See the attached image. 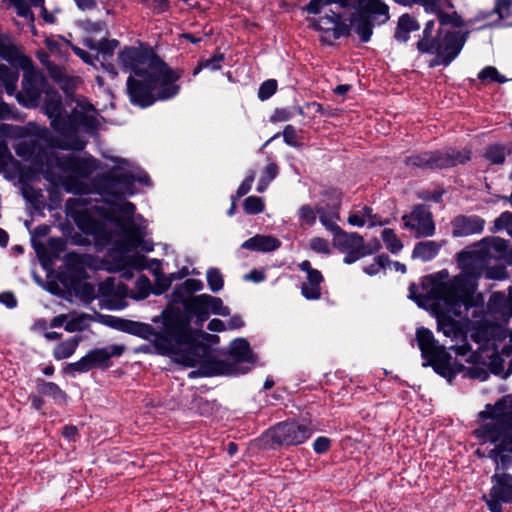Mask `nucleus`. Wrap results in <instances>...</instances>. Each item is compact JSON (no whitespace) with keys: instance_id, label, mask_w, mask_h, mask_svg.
I'll return each mask as SVG.
<instances>
[{"instance_id":"1","label":"nucleus","mask_w":512,"mask_h":512,"mask_svg":"<svg viewBox=\"0 0 512 512\" xmlns=\"http://www.w3.org/2000/svg\"><path fill=\"white\" fill-rule=\"evenodd\" d=\"M507 248L506 241L491 237L485 238L477 249L471 252H461L458 262L461 273L450 279L447 270L425 276L421 284V292L417 294L415 284L409 287V298L419 307L438 311L437 327L446 337L453 341H464L462 345L449 347L456 355L465 356L471 350L466 342V333L461 324L450 315L461 316L473 305L472 295L476 289L477 280L483 274L488 279L503 278V269H489L491 260L502 255Z\"/></svg>"},{"instance_id":"2","label":"nucleus","mask_w":512,"mask_h":512,"mask_svg":"<svg viewBox=\"0 0 512 512\" xmlns=\"http://www.w3.org/2000/svg\"><path fill=\"white\" fill-rule=\"evenodd\" d=\"M65 208L77 227L93 236L98 251L109 247L105 257L108 271L121 272V277L129 280L135 270L147 268L146 257L135 250L151 252L153 243L144 239L145 220L135 215L136 207L132 202L123 201L104 211L92 205L90 199L80 196L69 198Z\"/></svg>"},{"instance_id":"3","label":"nucleus","mask_w":512,"mask_h":512,"mask_svg":"<svg viewBox=\"0 0 512 512\" xmlns=\"http://www.w3.org/2000/svg\"><path fill=\"white\" fill-rule=\"evenodd\" d=\"M20 137L29 136L14 145L15 153L35 169L41 170L45 180L54 187H61L68 193L88 194L90 187L82 179H89L100 167L99 161L91 155L56 156L49 148L57 147L51 132L44 126L28 123L17 129Z\"/></svg>"},{"instance_id":"4","label":"nucleus","mask_w":512,"mask_h":512,"mask_svg":"<svg viewBox=\"0 0 512 512\" xmlns=\"http://www.w3.org/2000/svg\"><path fill=\"white\" fill-rule=\"evenodd\" d=\"M119 66L131 75L127 93L132 104L146 108L156 101L175 97L180 91L181 72L172 70L154 52L144 47L126 46L117 55Z\"/></svg>"},{"instance_id":"5","label":"nucleus","mask_w":512,"mask_h":512,"mask_svg":"<svg viewBox=\"0 0 512 512\" xmlns=\"http://www.w3.org/2000/svg\"><path fill=\"white\" fill-rule=\"evenodd\" d=\"M348 6L353 9L350 30L362 42L370 40L374 25L384 24L390 18L389 7L381 0H310L305 9L310 14H323L314 21V27L338 38L344 30L339 10Z\"/></svg>"},{"instance_id":"6","label":"nucleus","mask_w":512,"mask_h":512,"mask_svg":"<svg viewBox=\"0 0 512 512\" xmlns=\"http://www.w3.org/2000/svg\"><path fill=\"white\" fill-rule=\"evenodd\" d=\"M43 109L50 119L51 127L59 135L55 142L60 149H84L87 140L82 134L93 135L100 127V114L85 98L77 99L71 113L63 116L61 95L50 88L44 95Z\"/></svg>"},{"instance_id":"7","label":"nucleus","mask_w":512,"mask_h":512,"mask_svg":"<svg viewBox=\"0 0 512 512\" xmlns=\"http://www.w3.org/2000/svg\"><path fill=\"white\" fill-rule=\"evenodd\" d=\"M161 320V330L146 323L114 318L112 326L120 331L148 340L156 352L161 355L176 357V350L182 345L195 346L197 332L189 329V317L183 315L180 310L168 309L162 316L152 319L154 323Z\"/></svg>"},{"instance_id":"8","label":"nucleus","mask_w":512,"mask_h":512,"mask_svg":"<svg viewBox=\"0 0 512 512\" xmlns=\"http://www.w3.org/2000/svg\"><path fill=\"white\" fill-rule=\"evenodd\" d=\"M512 414V397L505 396L496 402L495 405H487L479 416L483 419L491 418V421L475 431V435L483 443L495 445L487 453L478 449L479 455L492 459L497 469H506L512 461V421H509Z\"/></svg>"},{"instance_id":"9","label":"nucleus","mask_w":512,"mask_h":512,"mask_svg":"<svg viewBox=\"0 0 512 512\" xmlns=\"http://www.w3.org/2000/svg\"><path fill=\"white\" fill-rule=\"evenodd\" d=\"M116 165L107 173L98 175L93 186L97 193L107 201L121 199L125 195H133L136 190L134 183L150 185L148 174L141 168L131 164L125 159H113Z\"/></svg>"},{"instance_id":"10","label":"nucleus","mask_w":512,"mask_h":512,"mask_svg":"<svg viewBox=\"0 0 512 512\" xmlns=\"http://www.w3.org/2000/svg\"><path fill=\"white\" fill-rule=\"evenodd\" d=\"M466 42V35L446 29H435V21H427L417 50L422 54L435 55L430 67L448 66L460 53Z\"/></svg>"},{"instance_id":"11","label":"nucleus","mask_w":512,"mask_h":512,"mask_svg":"<svg viewBox=\"0 0 512 512\" xmlns=\"http://www.w3.org/2000/svg\"><path fill=\"white\" fill-rule=\"evenodd\" d=\"M231 361L217 360L209 366H202L199 371H191L190 378L197 376H212L217 374H245L256 362V356L252 352L248 341L244 338H237L231 342L229 347Z\"/></svg>"},{"instance_id":"12","label":"nucleus","mask_w":512,"mask_h":512,"mask_svg":"<svg viewBox=\"0 0 512 512\" xmlns=\"http://www.w3.org/2000/svg\"><path fill=\"white\" fill-rule=\"evenodd\" d=\"M204 297L205 294H201L193 296L190 300L184 302V307L187 313H181L189 317V324L191 323V318L193 316L196 318L195 323L197 326H202L203 323L208 319L209 312L208 307L206 306V300L203 299ZM189 329L192 331L190 326ZM193 332H197V340L195 346L191 347L185 344L176 350L175 360L187 367H194L199 362L200 357L197 351L201 348L199 345L200 337H212L218 339L217 336H210L200 330H193Z\"/></svg>"},{"instance_id":"13","label":"nucleus","mask_w":512,"mask_h":512,"mask_svg":"<svg viewBox=\"0 0 512 512\" xmlns=\"http://www.w3.org/2000/svg\"><path fill=\"white\" fill-rule=\"evenodd\" d=\"M416 340L425 360L423 366H432L434 370L444 375V370L449 368L451 356L446 348L435 340L432 331L427 328H419L416 331Z\"/></svg>"},{"instance_id":"14","label":"nucleus","mask_w":512,"mask_h":512,"mask_svg":"<svg viewBox=\"0 0 512 512\" xmlns=\"http://www.w3.org/2000/svg\"><path fill=\"white\" fill-rule=\"evenodd\" d=\"M24 71L22 80V90L17 92V88L13 95L20 104L25 107L31 108L39 105L42 95L51 87L46 82L43 75L34 69L33 63L31 68H23ZM12 96V94L10 95Z\"/></svg>"},{"instance_id":"15","label":"nucleus","mask_w":512,"mask_h":512,"mask_svg":"<svg viewBox=\"0 0 512 512\" xmlns=\"http://www.w3.org/2000/svg\"><path fill=\"white\" fill-rule=\"evenodd\" d=\"M313 434L309 423L280 422L269 429L271 441L280 446H297L305 443Z\"/></svg>"},{"instance_id":"16","label":"nucleus","mask_w":512,"mask_h":512,"mask_svg":"<svg viewBox=\"0 0 512 512\" xmlns=\"http://www.w3.org/2000/svg\"><path fill=\"white\" fill-rule=\"evenodd\" d=\"M83 44L90 50L97 52L95 56L96 60L100 62L101 67L107 72L111 78H115L118 75V71L113 63L109 60L113 57L116 48L119 46V41L116 39H105L95 40L92 37H85Z\"/></svg>"},{"instance_id":"17","label":"nucleus","mask_w":512,"mask_h":512,"mask_svg":"<svg viewBox=\"0 0 512 512\" xmlns=\"http://www.w3.org/2000/svg\"><path fill=\"white\" fill-rule=\"evenodd\" d=\"M334 246L345 254V264H352L365 257L363 252V237L358 233H346L340 229L339 233L333 235Z\"/></svg>"},{"instance_id":"18","label":"nucleus","mask_w":512,"mask_h":512,"mask_svg":"<svg viewBox=\"0 0 512 512\" xmlns=\"http://www.w3.org/2000/svg\"><path fill=\"white\" fill-rule=\"evenodd\" d=\"M472 339L479 344L481 350H493L496 354L500 349V344L507 337L506 330L496 324L482 323L479 324L475 331L471 334Z\"/></svg>"},{"instance_id":"19","label":"nucleus","mask_w":512,"mask_h":512,"mask_svg":"<svg viewBox=\"0 0 512 512\" xmlns=\"http://www.w3.org/2000/svg\"><path fill=\"white\" fill-rule=\"evenodd\" d=\"M406 228L415 233L416 237H430L435 233V224L431 212L424 205H417L409 215L402 217Z\"/></svg>"},{"instance_id":"20","label":"nucleus","mask_w":512,"mask_h":512,"mask_svg":"<svg viewBox=\"0 0 512 512\" xmlns=\"http://www.w3.org/2000/svg\"><path fill=\"white\" fill-rule=\"evenodd\" d=\"M426 158L431 160L430 169H443L465 163L470 159V152L467 150L457 151L453 148H448L443 151L431 152V155L426 156Z\"/></svg>"},{"instance_id":"21","label":"nucleus","mask_w":512,"mask_h":512,"mask_svg":"<svg viewBox=\"0 0 512 512\" xmlns=\"http://www.w3.org/2000/svg\"><path fill=\"white\" fill-rule=\"evenodd\" d=\"M126 350L123 344H113L106 347L95 348L87 354L94 368H106L112 357H120Z\"/></svg>"},{"instance_id":"22","label":"nucleus","mask_w":512,"mask_h":512,"mask_svg":"<svg viewBox=\"0 0 512 512\" xmlns=\"http://www.w3.org/2000/svg\"><path fill=\"white\" fill-rule=\"evenodd\" d=\"M485 221L479 216H459L453 222V236L462 237L481 233Z\"/></svg>"},{"instance_id":"23","label":"nucleus","mask_w":512,"mask_h":512,"mask_svg":"<svg viewBox=\"0 0 512 512\" xmlns=\"http://www.w3.org/2000/svg\"><path fill=\"white\" fill-rule=\"evenodd\" d=\"M34 177H37V175L32 174L31 177H29L26 173L20 171L18 186L21 195L27 202L32 204L34 207H40L43 204L44 195L41 189L34 188L29 183V180L33 179Z\"/></svg>"},{"instance_id":"24","label":"nucleus","mask_w":512,"mask_h":512,"mask_svg":"<svg viewBox=\"0 0 512 512\" xmlns=\"http://www.w3.org/2000/svg\"><path fill=\"white\" fill-rule=\"evenodd\" d=\"M281 242L279 239L272 235H255L241 245V248L257 252H272L279 249Z\"/></svg>"},{"instance_id":"25","label":"nucleus","mask_w":512,"mask_h":512,"mask_svg":"<svg viewBox=\"0 0 512 512\" xmlns=\"http://www.w3.org/2000/svg\"><path fill=\"white\" fill-rule=\"evenodd\" d=\"M492 479L495 483L490 491V497L499 499L503 503L512 502V476L509 474H496Z\"/></svg>"},{"instance_id":"26","label":"nucleus","mask_w":512,"mask_h":512,"mask_svg":"<svg viewBox=\"0 0 512 512\" xmlns=\"http://www.w3.org/2000/svg\"><path fill=\"white\" fill-rule=\"evenodd\" d=\"M445 241H420L415 244L412 251V258L419 259L422 262H428L433 260L439 253Z\"/></svg>"},{"instance_id":"27","label":"nucleus","mask_w":512,"mask_h":512,"mask_svg":"<svg viewBox=\"0 0 512 512\" xmlns=\"http://www.w3.org/2000/svg\"><path fill=\"white\" fill-rule=\"evenodd\" d=\"M323 276L320 271H311L301 285V293L307 300H318L321 297Z\"/></svg>"},{"instance_id":"28","label":"nucleus","mask_w":512,"mask_h":512,"mask_svg":"<svg viewBox=\"0 0 512 512\" xmlns=\"http://www.w3.org/2000/svg\"><path fill=\"white\" fill-rule=\"evenodd\" d=\"M339 204L334 205L330 208H325L318 205L316 212L319 216L321 224L330 231L333 235L339 233L340 227L337 225V221L340 219L339 216Z\"/></svg>"},{"instance_id":"29","label":"nucleus","mask_w":512,"mask_h":512,"mask_svg":"<svg viewBox=\"0 0 512 512\" xmlns=\"http://www.w3.org/2000/svg\"><path fill=\"white\" fill-rule=\"evenodd\" d=\"M372 209L370 207L364 206L360 209H357L350 213L348 216V223L351 226L363 227L364 225H368L370 227L376 225H382L381 221H378L376 216L373 215Z\"/></svg>"},{"instance_id":"30","label":"nucleus","mask_w":512,"mask_h":512,"mask_svg":"<svg viewBox=\"0 0 512 512\" xmlns=\"http://www.w3.org/2000/svg\"><path fill=\"white\" fill-rule=\"evenodd\" d=\"M419 29L420 25L417 20L408 14H404L398 20L394 36L399 42H407L410 38L409 34Z\"/></svg>"},{"instance_id":"31","label":"nucleus","mask_w":512,"mask_h":512,"mask_svg":"<svg viewBox=\"0 0 512 512\" xmlns=\"http://www.w3.org/2000/svg\"><path fill=\"white\" fill-rule=\"evenodd\" d=\"M37 389L39 393L44 396L51 397L58 404H64L67 401L66 393L53 382L39 380Z\"/></svg>"},{"instance_id":"32","label":"nucleus","mask_w":512,"mask_h":512,"mask_svg":"<svg viewBox=\"0 0 512 512\" xmlns=\"http://www.w3.org/2000/svg\"><path fill=\"white\" fill-rule=\"evenodd\" d=\"M79 342V337H72L58 343L53 350L54 358L56 360H63L71 357L75 353Z\"/></svg>"},{"instance_id":"33","label":"nucleus","mask_w":512,"mask_h":512,"mask_svg":"<svg viewBox=\"0 0 512 512\" xmlns=\"http://www.w3.org/2000/svg\"><path fill=\"white\" fill-rule=\"evenodd\" d=\"M19 79V72L0 64V86H3L8 95L15 92L16 82Z\"/></svg>"},{"instance_id":"34","label":"nucleus","mask_w":512,"mask_h":512,"mask_svg":"<svg viewBox=\"0 0 512 512\" xmlns=\"http://www.w3.org/2000/svg\"><path fill=\"white\" fill-rule=\"evenodd\" d=\"M40 60L43 64L46 65L50 77L62 88H66L69 84V76L67 75L65 69L48 61L47 55L41 57Z\"/></svg>"},{"instance_id":"35","label":"nucleus","mask_w":512,"mask_h":512,"mask_svg":"<svg viewBox=\"0 0 512 512\" xmlns=\"http://www.w3.org/2000/svg\"><path fill=\"white\" fill-rule=\"evenodd\" d=\"M511 9H512V0H497L495 8L493 10V13L498 14L499 20L508 21L512 16ZM491 14H492V12H489V13L481 12L477 15V17L475 18V21L484 20Z\"/></svg>"},{"instance_id":"36","label":"nucleus","mask_w":512,"mask_h":512,"mask_svg":"<svg viewBox=\"0 0 512 512\" xmlns=\"http://www.w3.org/2000/svg\"><path fill=\"white\" fill-rule=\"evenodd\" d=\"M151 282L148 277L141 275L135 283V290L129 293L125 290V294L136 300H143L151 293Z\"/></svg>"},{"instance_id":"37","label":"nucleus","mask_w":512,"mask_h":512,"mask_svg":"<svg viewBox=\"0 0 512 512\" xmlns=\"http://www.w3.org/2000/svg\"><path fill=\"white\" fill-rule=\"evenodd\" d=\"M386 248L393 254H397L403 248V244L392 229L385 228L381 233Z\"/></svg>"},{"instance_id":"38","label":"nucleus","mask_w":512,"mask_h":512,"mask_svg":"<svg viewBox=\"0 0 512 512\" xmlns=\"http://www.w3.org/2000/svg\"><path fill=\"white\" fill-rule=\"evenodd\" d=\"M203 299L206 300L209 315L211 313L220 316H228L230 314L229 308L224 306L223 301L220 298L205 294Z\"/></svg>"},{"instance_id":"39","label":"nucleus","mask_w":512,"mask_h":512,"mask_svg":"<svg viewBox=\"0 0 512 512\" xmlns=\"http://www.w3.org/2000/svg\"><path fill=\"white\" fill-rule=\"evenodd\" d=\"M278 175V166L275 163H269L261 178L259 179L258 185H257V191L259 193L264 192L269 184L277 177Z\"/></svg>"},{"instance_id":"40","label":"nucleus","mask_w":512,"mask_h":512,"mask_svg":"<svg viewBox=\"0 0 512 512\" xmlns=\"http://www.w3.org/2000/svg\"><path fill=\"white\" fill-rule=\"evenodd\" d=\"M10 166L19 168L20 163L13 158L7 145L0 142V172H7Z\"/></svg>"},{"instance_id":"41","label":"nucleus","mask_w":512,"mask_h":512,"mask_svg":"<svg viewBox=\"0 0 512 512\" xmlns=\"http://www.w3.org/2000/svg\"><path fill=\"white\" fill-rule=\"evenodd\" d=\"M92 369H94V367L91 363L88 354H86L80 360L73 363H69L65 370L67 373L71 374L74 377L75 373H86Z\"/></svg>"},{"instance_id":"42","label":"nucleus","mask_w":512,"mask_h":512,"mask_svg":"<svg viewBox=\"0 0 512 512\" xmlns=\"http://www.w3.org/2000/svg\"><path fill=\"white\" fill-rule=\"evenodd\" d=\"M67 319H68L67 315L60 314L51 320L50 327L58 328V327L65 325L64 328L67 332H74V331L80 329V326H79L80 320L79 319L75 318L70 321H67Z\"/></svg>"},{"instance_id":"43","label":"nucleus","mask_w":512,"mask_h":512,"mask_svg":"<svg viewBox=\"0 0 512 512\" xmlns=\"http://www.w3.org/2000/svg\"><path fill=\"white\" fill-rule=\"evenodd\" d=\"M296 114H303L300 107L276 109L271 116L272 122H284L291 120Z\"/></svg>"},{"instance_id":"44","label":"nucleus","mask_w":512,"mask_h":512,"mask_svg":"<svg viewBox=\"0 0 512 512\" xmlns=\"http://www.w3.org/2000/svg\"><path fill=\"white\" fill-rule=\"evenodd\" d=\"M439 20V23L444 26L450 24L453 27L460 28L465 25L463 19L456 13L451 14L444 13L440 9L435 13Z\"/></svg>"},{"instance_id":"45","label":"nucleus","mask_w":512,"mask_h":512,"mask_svg":"<svg viewBox=\"0 0 512 512\" xmlns=\"http://www.w3.org/2000/svg\"><path fill=\"white\" fill-rule=\"evenodd\" d=\"M387 263H389L388 256L384 254L378 255L374 258L373 263L363 268V271L369 276H374L377 275L380 271L384 270L387 266Z\"/></svg>"},{"instance_id":"46","label":"nucleus","mask_w":512,"mask_h":512,"mask_svg":"<svg viewBox=\"0 0 512 512\" xmlns=\"http://www.w3.org/2000/svg\"><path fill=\"white\" fill-rule=\"evenodd\" d=\"M206 277L208 286L212 292H218L223 288V277L218 269H208Z\"/></svg>"},{"instance_id":"47","label":"nucleus","mask_w":512,"mask_h":512,"mask_svg":"<svg viewBox=\"0 0 512 512\" xmlns=\"http://www.w3.org/2000/svg\"><path fill=\"white\" fill-rule=\"evenodd\" d=\"M485 157L492 164H502L505 161V148L501 145L489 146L485 152Z\"/></svg>"},{"instance_id":"48","label":"nucleus","mask_w":512,"mask_h":512,"mask_svg":"<svg viewBox=\"0 0 512 512\" xmlns=\"http://www.w3.org/2000/svg\"><path fill=\"white\" fill-rule=\"evenodd\" d=\"M478 78L482 81L486 80V79H490L491 81H494V82H497V83H506L508 81V79L501 75L499 73V71L493 67V66H487L485 68H483L479 73H478Z\"/></svg>"},{"instance_id":"49","label":"nucleus","mask_w":512,"mask_h":512,"mask_svg":"<svg viewBox=\"0 0 512 512\" xmlns=\"http://www.w3.org/2000/svg\"><path fill=\"white\" fill-rule=\"evenodd\" d=\"M244 210L247 214H258L264 209V202L262 198L258 196H249L244 201Z\"/></svg>"},{"instance_id":"50","label":"nucleus","mask_w":512,"mask_h":512,"mask_svg":"<svg viewBox=\"0 0 512 512\" xmlns=\"http://www.w3.org/2000/svg\"><path fill=\"white\" fill-rule=\"evenodd\" d=\"M276 90H277V81L274 79L266 80L259 87L258 97L262 101L267 100L272 95L275 94Z\"/></svg>"},{"instance_id":"51","label":"nucleus","mask_w":512,"mask_h":512,"mask_svg":"<svg viewBox=\"0 0 512 512\" xmlns=\"http://www.w3.org/2000/svg\"><path fill=\"white\" fill-rule=\"evenodd\" d=\"M316 209L310 205H302L298 210V216L302 224L313 225L316 221Z\"/></svg>"},{"instance_id":"52","label":"nucleus","mask_w":512,"mask_h":512,"mask_svg":"<svg viewBox=\"0 0 512 512\" xmlns=\"http://www.w3.org/2000/svg\"><path fill=\"white\" fill-rule=\"evenodd\" d=\"M431 155V152H424L421 154H415L407 158V165L415 166L418 168L430 169L431 160H428L426 156Z\"/></svg>"},{"instance_id":"53","label":"nucleus","mask_w":512,"mask_h":512,"mask_svg":"<svg viewBox=\"0 0 512 512\" xmlns=\"http://www.w3.org/2000/svg\"><path fill=\"white\" fill-rule=\"evenodd\" d=\"M497 230L506 229L507 233L512 236V213L503 212L494 222Z\"/></svg>"},{"instance_id":"54","label":"nucleus","mask_w":512,"mask_h":512,"mask_svg":"<svg viewBox=\"0 0 512 512\" xmlns=\"http://www.w3.org/2000/svg\"><path fill=\"white\" fill-rule=\"evenodd\" d=\"M203 287L204 285L201 280L190 278L185 280L178 290H183L184 292L191 294L201 291Z\"/></svg>"},{"instance_id":"55","label":"nucleus","mask_w":512,"mask_h":512,"mask_svg":"<svg viewBox=\"0 0 512 512\" xmlns=\"http://www.w3.org/2000/svg\"><path fill=\"white\" fill-rule=\"evenodd\" d=\"M202 62L205 69L217 71L220 70L222 67V64L224 62V55L222 53H218L209 59H203Z\"/></svg>"},{"instance_id":"56","label":"nucleus","mask_w":512,"mask_h":512,"mask_svg":"<svg viewBox=\"0 0 512 512\" xmlns=\"http://www.w3.org/2000/svg\"><path fill=\"white\" fill-rule=\"evenodd\" d=\"M310 248L317 252L322 254H329L330 248L329 243L327 240L320 238V237H314L310 240Z\"/></svg>"},{"instance_id":"57","label":"nucleus","mask_w":512,"mask_h":512,"mask_svg":"<svg viewBox=\"0 0 512 512\" xmlns=\"http://www.w3.org/2000/svg\"><path fill=\"white\" fill-rule=\"evenodd\" d=\"M297 130L292 125H286L283 130V140L284 142L292 147H297L299 145L297 141Z\"/></svg>"},{"instance_id":"58","label":"nucleus","mask_w":512,"mask_h":512,"mask_svg":"<svg viewBox=\"0 0 512 512\" xmlns=\"http://www.w3.org/2000/svg\"><path fill=\"white\" fill-rule=\"evenodd\" d=\"M70 44H71L70 42L65 41L63 38L47 39L46 40V45H47L48 49L50 50V52L53 54L61 53L62 47L63 46L65 48L70 47Z\"/></svg>"},{"instance_id":"59","label":"nucleus","mask_w":512,"mask_h":512,"mask_svg":"<svg viewBox=\"0 0 512 512\" xmlns=\"http://www.w3.org/2000/svg\"><path fill=\"white\" fill-rule=\"evenodd\" d=\"M411 2L422 5L427 12L436 13L440 9L441 0H404V3Z\"/></svg>"},{"instance_id":"60","label":"nucleus","mask_w":512,"mask_h":512,"mask_svg":"<svg viewBox=\"0 0 512 512\" xmlns=\"http://www.w3.org/2000/svg\"><path fill=\"white\" fill-rule=\"evenodd\" d=\"M255 179V172L250 171L244 181L240 184V186L237 189V197L240 198L244 195H246L252 186V183Z\"/></svg>"},{"instance_id":"61","label":"nucleus","mask_w":512,"mask_h":512,"mask_svg":"<svg viewBox=\"0 0 512 512\" xmlns=\"http://www.w3.org/2000/svg\"><path fill=\"white\" fill-rule=\"evenodd\" d=\"M331 440L327 437L321 436L315 439L313 449L317 454H323L330 448Z\"/></svg>"},{"instance_id":"62","label":"nucleus","mask_w":512,"mask_h":512,"mask_svg":"<svg viewBox=\"0 0 512 512\" xmlns=\"http://www.w3.org/2000/svg\"><path fill=\"white\" fill-rule=\"evenodd\" d=\"M70 48L73 50V52L85 63L89 65H94L96 58L90 55L87 51L70 44Z\"/></svg>"},{"instance_id":"63","label":"nucleus","mask_w":512,"mask_h":512,"mask_svg":"<svg viewBox=\"0 0 512 512\" xmlns=\"http://www.w3.org/2000/svg\"><path fill=\"white\" fill-rule=\"evenodd\" d=\"M79 294L85 301H91L95 298V288L90 283H84L80 286Z\"/></svg>"},{"instance_id":"64","label":"nucleus","mask_w":512,"mask_h":512,"mask_svg":"<svg viewBox=\"0 0 512 512\" xmlns=\"http://www.w3.org/2000/svg\"><path fill=\"white\" fill-rule=\"evenodd\" d=\"M380 242L377 239L369 241L367 244L363 241V252L365 256L371 255L380 249Z\"/></svg>"}]
</instances>
